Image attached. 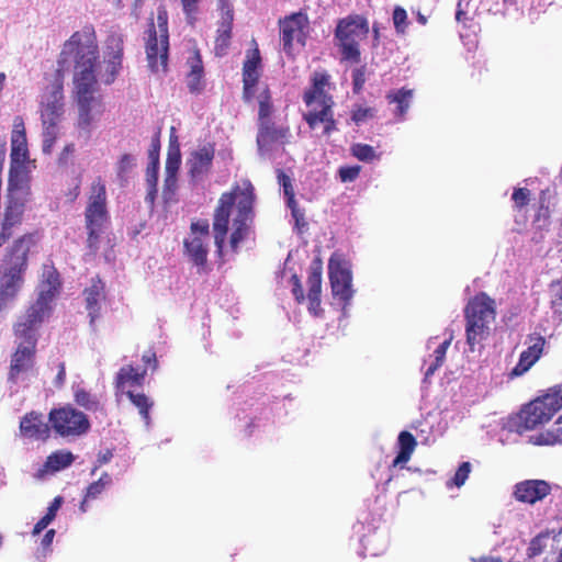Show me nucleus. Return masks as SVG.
<instances>
[{
  "mask_svg": "<svg viewBox=\"0 0 562 562\" xmlns=\"http://www.w3.org/2000/svg\"><path fill=\"white\" fill-rule=\"evenodd\" d=\"M142 360L146 366L150 367L153 370H156L158 362H157L155 351H153V350L146 351L143 355Z\"/></svg>",
  "mask_w": 562,
  "mask_h": 562,
  "instance_id": "e2e57ef3",
  "label": "nucleus"
},
{
  "mask_svg": "<svg viewBox=\"0 0 562 562\" xmlns=\"http://www.w3.org/2000/svg\"><path fill=\"white\" fill-rule=\"evenodd\" d=\"M35 245V233H26L19 236L4 249L0 263L27 270L29 256Z\"/></svg>",
  "mask_w": 562,
  "mask_h": 562,
  "instance_id": "a211bd4d",
  "label": "nucleus"
},
{
  "mask_svg": "<svg viewBox=\"0 0 562 562\" xmlns=\"http://www.w3.org/2000/svg\"><path fill=\"white\" fill-rule=\"evenodd\" d=\"M74 57V94L78 104V126L88 130L93 121L92 110L98 106L102 112V98L94 95L98 89V81L94 74L99 60V46L97 35L92 25H85L80 31L75 32L64 43L58 59V72Z\"/></svg>",
  "mask_w": 562,
  "mask_h": 562,
  "instance_id": "f257e3e1",
  "label": "nucleus"
},
{
  "mask_svg": "<svg viewBox=\"0 0 562 562\" xmlns=\"http://www.w3.org/2000/svg\"><path fill=\"white\" fill-rule=\"evenodd\" d=\"M55 530L54 529H49L45 532L43 539H42V546L43 548H48L53 540H54V537H55Z\"/></svg>",
  "mask_w": 562,
  "mask_h": 562,
  "instance_id": "69168bd1",
  "label": "nucleus"
},
{
  "mask_svg": "<svg viewBox=\"0 0 562 562\" xmlns=\"http://www.w3.org/2000/svg\"><path fill=\"white\" fill-rule=\"evenodd\" d=\"M360 171H361V167L358 165L341 166L338 169V177H339L340 181L344 183L353 182L359 177Z\"/></svg>",
  "mask_w": 562,
  "mask_h": 562,
  "instance_id": "864d4df0",
  "label": "nucleus"
},
{
  "mask_svg": "<svg viewBox=\"0 0 562 562\" xmlns=\"http://www.w3.org/2000/svg\"><path fill=\"white\" fill-rule=\"evenodd\" d=\"M74 390V401L75 403L85 408L86 411L97 412L101 409V403L98 396L90 391L86 390L80 385H75Z\"/></svg>",
  "mask_w": 562,
  "mask_h": 562,
  "instance_id": "c9c22d12",
  "label": "nucleus"
},
{
  "mask_svg": "<svg viewBox=\"0 0 562 562\" xmlns=\"http://www.w3.org/2000/svg\"><path fill=\"white\" fill-rule=\"evenodd\" d=\"M27 270L0 263V312L19 295Z\"/></svg>",
  "mask_w": 562,
  "mask_h": 562,
  "instance_id": "2eb2a0df",
  "label": "nucleus"
},
{
  "mask_svg": "<svg viewBox=\"0 0 562 562\" xmlns=\"http://www.w3.org/2000/svg\"><path fill=\"white\" fill-rule=\"evenodd\" d=\"M549 218V210L548 207H540L538 213L535 215L533 225L540 229L539 233H535L532 236V240L535 243H542L544 241V235L542 233V228L547 226Z\"/></svg>",
  "mask_w": 562,
  "mask_h": 562,
  "instance_id": "8fccbe9b",
  "label": "nucleus"
},
{
  "mask_svg": "<svg viewBox=\"0 0 562 562\" xmlns=\"http://www.w3.org/2000/svg\"><path fill=\"white\" fill-rule=\"evenodd\" d=\"M330 76L325 71H315L311 77V87L303 93V101L310 110L303 114L304 121L311 130L323 124L324 135H330L337 130L334 119V99L326 92Z\"/></svg>",
  "mask_w": 562,
  "mask_h": 562,
  "instance_id": "7ed1b4c3",
  "label": "nucleus"
},
{
  "mask_svg": "<svg viewBox=\"0 0 562 562\" xmlns=\"http://www.w3.org/2000/svg\"><path fill=\"white\" fill-rule=\"evenodd\" d=\"M113 454L110 450H106L104 453H100L98 456L99 465L108 463L112 459Z\"/></svg>",
  "mask_w": 562,
  "mask_h": 562,
  "instance_id": "774afa93",
  "label": "nucleus"
},
{
  "mask_svg": "<svg viewBox=\"0 0 562 562\" xmlns=\"http://www.w3.org/2000/svg\"><path fill=\"white\" fill-rule=\"evenodd\" d=\"M514 207L521 211L530 201V191L527 188H517L512 194Z\"/></svg>",
  "mask_w": 562,
  "mask_h": 562,
  "instance_id": "603ef678",
  "label": "nucleus"
},
{
  "mask_svg": "<svg viewBox=\"0 0 562 562\" xmlns=\"http://www.w3.org/2000/svg\"><path fill=\"white\" fill-rule=\"evenodd\" d=\"M437 337H431L427 342V348H434L431 355L424 360L423 370H424V381L426 382L437 370L440 368L445 361L447 350L451 342V337L446 338L442 341L438 342Z\"/></svg>",
  "mask_w": 562,
  "mask_h": 562,
  "instance_id": "bb28decb",
  "label": "nucleus"
},
{
  "mask_svg": "<svg viewBox=\"0 0 562 562\" xmlns=\"http://www.w3.org/2000/svg\"><path fill=\"white\" fill-rule=\"evenodd\" d=\"M233 22V8L228 3H224L215 37L214 50L216 56H224L227 53L232 40Z\"/></svg>",
  "mask_w": 562,
  "mask_h": 562,
  "instance_id": "b1692460",
  "label": "nucleus"
},
{
  "mask_svg": "<svg viewBox=\"0 0 562 562\" xmlns=\"http://www.w3.org/2000/svg\"><path fill=\"white\" fill-rule=\"evenodd\" d=\"M254 47L246 53L243 64V99L250 102L255 97V90L261 77V55L258 44L252 40Z\"/></svg>",
  "mask_w": 562,
  "mask_h": 562,
  "instance_id": "f3484780",
  "label": "nucleus"
},
{
  "mask_svg": "<svg viewBox=\"0 0 562 562\" xmlns=\"http://www.w3.org/2000/svg\"><path fill=\"white\" fill-rule=\"evenodd\" d=\"M50 302L52 295L38 294L36 301L27 307L13 325V334L16 340L37 344L38 329L52 311Z\"/></svg>",
  "mask_w": 562,
  "mask_h": 562,
  "instance_id": "9d476101",
  "label": "nucleus"
},
{
  "mask_svg": "<svg viewBox=\"0 0 562 562\" xmlns=\"http://www.w3.org/2000/svg\"><path fill=\"white\" fill-rule=\"evenodd\" d=\"M254 191L252 184L247 181L245 188L240 189L236 186L232 191L221 194L213 216L214 241L218 252L223 250L228 232L232 209L235 203L237 204V214L233 220V233L229 238L232 249L237 251L239 244L248 235L254 217Z\"/></svg>",
  "mask_w": 562,
  "mask_h": 562,
  "instance_id": "f03ea898",
  "label": "nucleus"
},
{
  "mask_svg": "<svg viewBox=\"0 0 562 562\" xmlns=\"http://www.w3.org/2000/svg\"><path fill=\"white\" fill-rule=\"evenodd\" d=\"M290 136L289 126H279L272 120L258 124L257 145L259 149H270L276 144H284Z\"/></svg>",
  "mask_w": 562,
  "mask_h": 562,
  "instance_id": "5701e85b",
  "label": "nucleus"
},
{
  "mask_svg": "<svg viewBox=\"0 0 562 562\" xmlns=\"http://www.w3.org/2000/svg\"><path fill=\"white\" fill-rule=\"evenodd\" d=\"M105 58L120 56L123 59L124 55V41L121 34H111L105 42Z\"/></svg>",
  "mask_w": 562,
  "mask_h": 562,
  "instance_id": "79ce46f5",
  "label": "nucleus"
},
{
  "mask_svg": "<svg viewBox=\"0 0 562 562\" xmlns=\"http://www.w3.org/2000/svg\"><path fill=\"white\" fill-rule=\"evenodd\" d=\"M86 308L90 317V323L93 324L100 316L101 303L105 300V285L99 278H92L90 286L83 290Z\"/></svg>",
  "mask_w": 562,
  "mask_h": 562,
  "instance_id": "a878e982",
  "label": "nucleus"
},
{
  "mask_svg": "<svg viewBox=\"0 0 562 562\" xmlns=\"http://www.w3.org/2000/svg\"><path fill=\"white\" fill-rule=\"evenodd\" d=\"M215 156L214 145L207 144L191 153L187 166L188 172L193 180H202L206 176L213 164Z\"/></svg>",
  "mask_w": 562,
  "mask_h": 562,
  "instance_id": "aec40b11",
  "label": "nucleus"
},
{
  "mask_svg": "<svg viewBox=\"0 0 562 562\" xmlns=\"http://www.w3.org/2000/svg\"><path fill=\"white\" fill-rule=\"evenodd\" d=\"M134 166V158L130 154H124L121 156L117 162V176L123 178L126 172H128Z\"/></svg>",
  "mask_w": 562,
  "mask_h": 562,
  "instance_id": "6e6d98bb",
  "label": "nucleus"
},
{
  "mask_svg": "<svg viewBox=\"0 0 562 562\" xmlns=\"http://www.w3.org/2000/svg\"><path fill=\"white\" fill-rule=\"evenodd\" d=\"M75 456L68 450H57L52 452L44 463V471L55 473L61 471L72 464Z\"/></svg>",
  "mask_w": 562,
  "mask_h": 562,
  "instance_id": "72a5a7b5",
  "label": "nucleus"
},
{
  "mask_svg": "<svg viewBox=\"0 0 562 562\" xmlns=\"http://www.w3.org/2000/svg\"><path fill=\"white\" fill-rule=\"evenodd\" d=\"M525 345H527V349L520 353L519 361L512 371L515 376L527 372L540 359L546 339L542 335L532 333L527 336Z\"/></svg>",
  "mask_w": 562,
  "mask_h": 562,
  "instance_id": "6ab92c4d",
  "label": "nucleus"
},
{
  "mask_svg": "<svg viewBox=\"0 0 562 562\" xmlns=\"http://www.w3.org/2000/svg\"><path fill=\"white\" fill-rule=\"evenodd\" d=\"M147 35L145 52L148 67L154 72L159 70L166 72L169 57V31L168 12L165 7L160 5L157 9V27L154 20H149Z\"/></svg>",
  "mask_w": 562,
  "mask_h": 562,
  "instance_id": "6e6552de",
  "label": "nucleus"
},
{
  "mask_svg": "<svg viewBox=\"0 0 562 562\" xmlns=\"http://www.w3.org/2000/svg\"><path fill=\"white\" fill-rule=\"evenodd\" d=\"M328 277L331 294L342 306H347L352 296V272L349 262L337 255H333L328 260Z\"/></svg>",
  "mask_w": 562,
  "mask_h": 562,
  "instance_id": "9b49d317",
  "label": "nucleus"
},
{
  "mask_svg": "<svg viewBox=\"0 0 562 562\" xmlns=\"http://www.w3.org/2000/svg\"><path fill=\"white\" fill-rule=\"evenodd\" d=\"M277 178H278V183L281 187H284V186H286V184L292 182L291 178L281 169H278Z\"/></svg>",
  "mask_w": 562,
  "mask_h": 562,
  "instance_id": "338daca9",
  "label": "nucleus"
},
{
  "mask_svg": "<svg viewBox=\"0 0 562 562\" xmlns=\"http://www.w3.org/2000/svg\"><path fill=\"white\" fill-rule=\"evenodd\" d=\"M25 204L18 199H10L4 207L3 216L1 218V226L11 238L14 234V228L21 225L23 221Z\"/></svg>",
  "mask_w": 562,
  "mask_h": 562,
  "instance_id": "7c9ffc66",
  "label": "nucleus"
},
{
  "mask_svg": "<svg viewBox=\"0 0 562 562\" xmlns=\"http://www.w3.org/2000/svg\"><path fill=\"white\" fill-rule=\"evenodd\" d=\"M465 336L469 350L483 347L491 336L496 319V302L485 292L470 297L464 306Z\"/></svg>",
  "mask_w": 562,
  "mask_h": 562,
  "instance_id": "20e7f679",
  "label": "nucleus"
},
{
  "mask_svg": "<svg viewBox=\"0 0 562 562\" xmlns=\"http://www.w3.org/2000/svg\"><path fill=\"white\" fill-rule=\"evenodd\" d=\"M63 497L56 496L49 504L46 514L35 524L32 535H40L56 517L58 509L63 504Z\"/></svg>",
  "mask_w": 562,
  "mask_h": 562,
  "instance_id": "ea45409f",
  "label": "nucleus"
},
{
  "mask_svg": "<svg viewBox=\"0 0 562 562\" xmlns=\"http://www.w3.org/2000/svg\"><path fill=\"white\" fill-rule=\"evenodd\" d=\"M159 150H160V142L158 137L153 138L150 147L148 149V165L146 168V179L150 187L156 190L157 181H158V170H159Z\"/></svg>",
  "mask_w": 562,
  "mask_h": 562,
  "instance_id": "f704fd0d",
  "label": "nucleus"
},
{
  "mask_svg": "<svg viewBox=\"0 0 562 562\" xmlns=\"http://www.w3.org/2000/svg\"><path fill=\"white\" fill-rule=\"evenodd\" d=\"M147 370L139 371L132 364L123 366L115 376V389L121 393H125L127 387L143 386Z\"/></svg>",
  "mask_w": 562,
  "mask_h": 562,
  "instance_id": "2f4dec72",
  "label": "nucleus"
},
{
  "mask_svg": "<svg viewBox=\"0 0 562 562\" xmlns=\"http://www.w3.org/2000/svg\"><path fill=\"white\" fill-rule=\"evenodd\" d=\"M551 492V486L543 480H526L515 485L514 496L517 501L536 504Z\"/></svg>",
  "mask_w": 562,
  "mask_h": 562,
  "instance_id": "412c9836",
  "label": "nucleus"
},
{
  "mask_svg": "<svg viewBox=\"0 0 562 562\" xmlns=\"http://www.w3.org/2000/svg\"><path fill=\"white\" fill-rule=\"evenodd\" d=\"M27 140L24 121L22 116H15L11 133V159L12 161L27 158Z\"/></svg>",
  "mask_w": 562,
  "mask_h": 562,
  "instance_id": "c756f323",
  "label": "nucleus"
},
{
  "mask_svg": "<svg viewBox=\"0 0 562 562\" xmlns=\"http://www.w3.org/2000/svg\"><path fill=\"white\" fill-rule=\"evenodd\" d=\"M108 221L106 188L101 177H98L90 186L85 210V223L88 232L87 246L90 250H98L102 227Z\"/></svg>",
  "mask_w": 562,
  "mask_h": 562,
  "instance_id": "423d86ee",
  "label": "nucleus"
},
{
  "mask_svg": "<svg viewBox=\"0 0 562 562\" xmlns=\"http://www.w3.org/2000/svg\"><path fill=\"white\" fill-rule=\"evenodd\" d=\"M414 98V90L402 88L395 91H389V106L395 105L394 109H389L393 113V123H398L405 120V115L412 104ZM391 123V120H389Z\"/></svg>",
  "mask_w": 562,
  "mask_h": 562,
  "instance_id": "c85d7f7f",
  "label": "nucleus"
},
{
  "mask_svg": "<svg viewBox=\"0 0 562 562\" xmlns=\"http://www.w3.org/2000/svg\"><path fill=\"white\" fill-rule=\"evenodd\" d=\"M562 408V384L551 389L546 395L527 404L519 413L510 430L521 435L550 420Z\"/></svg>",
  "mask_w": 562,
  "mask_h": 562,
  "instance_id": "39448f33",
  "label": "nucleus"
},
{
  "mask_svg": "<svg viewBox=\"0 0 562 562\" xmlns=\"http://www.w3.org/2000/svg\"><path fill=\"white\" fill-rule=\"evenodd\" d=\"M471 471V463L469 461L462 462L454 472V475L446 483L447 487L450 488L452 486H456L459 488L463 486Z\"/></svg>",
  "mask_w": 562,
  "mask_h": 562,
  "instance_id": "c03bdc74",
  "label": "nucleus"
},
{
  "mask_svg": "<svg viewBox=\"0 0 562 562\" xmlns=\"http://www.w3.org/2000/svg\"><path fill=\"white\" fill-rule=\"evenodd\" d=\"M279 36L285 54L291 55L294 42L305 45L310 21L304 12H294L279 20Z\"/></svg>",
  "mask_w": 562,
  "mask_h": 562,
  "instance_id": "ddd939ff",
  "label": "nucleus"
},
{
  "mask_svg": "<svg viewBox=\"0 0 562 562\" xmlns=\"http://www.w3.org/2000/svg\"><path fill=\"white\" fill-rule=\"evenodd\" d=\"M291 282L293 285L292 293H293L296 302L300 304L303 303L305 301V295H304V291H303L300 278L296 274H293L291 277Z\"/></svg>",
  "mask_w": 562,
  "mask_h": 562,
  "instance_id": "4d7b16f0",
  "label": "nucleus"
},
{
  "mask_svg": "<svg viewBox=\"0 0 562 562\" xmlns=\"http://www.w3.org/2000/svg\"><path fill=\"white\" fill-rule=\"evenodd\" d=\"M549 541H550L549 532L539 533L530 541L529 547L527 549V555L529 558H536V557L540 555L544 551V549L548 547Z\"/></svg>",
  "mask_w": 562,
  "mask_h": 562,
  "instance_id": "a18cd8bd",
  "label": "nucleus"
},
{
  "mask_svg": "<svg viewBox=\"0 0 562 562\" xmlns=\"http://www.w3.org/2000/svg\"><path fill=\"white\" fill-rule=\"evenodd\" d=\"M369 116H372V113H371V109L369 108H357L356 110L352 111V114H351V120L357 124H361L363 122H366V120L369 117Z\"/></svg>",
  "mask_w": 562,
  "mask_h": 562,
  "instance_id": "13d9d810",
  "label": "nucleus"
},
{
  "mask_svg": "<svg viewBox=\"0 0 562 562\" xmlns=\"http://www.w3.org/2000/svg\"><path fill=\"white\" fill-rule=\"evenodd\" d=\"M181 155L178 146L169 148L168 156L166 159V179L165 183L167 187H171L176 183V176L180 168Z\"/></svg>",
  "mask_w": 562,
  "mask_h": 562,
  "instance_id": "4c0bfd02",
  "label": "nucleus"
},
{
  "mask_svg": "<svg viewBox=\"0 0 562 562\" xmlns=\"http://www.w3.org/2000/svg\"><path fill=\"white\" fill-rule=\"evenodd\" d=\"M515 3H504V0H482L481 9L494 15H505L509 7Z\"/></svg>",
  "mask_w": 562,
  "mask_h": 562,
  "instance_id": "3c124183",
  "label": "nucleus"
},
{
  "mask_svg": "<svg viewBox=\"0 0 562 562\" xmlns=\"http://www.w3.org/2000/svg\"><path fill=\"white\" fill-rule=\"evenodd\" d=\"M112 483V477L108 473H103L100 479L89 484L86 491V498L94 499L103 493V491Z\"/></svg>",
  "mask_w": 562,
  "mask_h": 562,
  "instance_id": "49530a36",
  "label": "nucleus"
},
{
  "mask_svg": "<svg viewBox=\"0 0 562 562\" xmlns=\"http://www.w3.org/2000/svg\"><path fill=\"white\" fill-rule=\"evenodd\" d=\"M122 61L123 59L117 57H110L105 59V71L103 75V82L105 85H111L115 81L117 75L120 74L122 69Z\"/></svg>",
  "mask_w": 562,
  "mask_h": 562,
  "instance_id": "37998d69",
  "label": "nucleus"
},
{
  "mask_svg": "<svg viewBox=\"0 0 562 562\" xmlns=\"http://www.w3.org/2000/svg\"><path fill=\"white\" fill-rule=\"evenodd\" d=\"M63 85L58 83L42 101L41 117L44 126L45 148L50 147L57 136V126L64 113Z\"/></svg>",
  "mask_w": 562,
  "mask_h": 562,
  "instance_id": "f8f14e48",
  "label": "nucleus"
},
{
  "mask_svg": "<svg viewBox=\"0 0 562 562\" xmlns=\"http://www.w3.org/2000/svg\"><path fill=\"white\" fill-rule=\"evenodd\" d=\"M394 29L397 35H406L409 25L407 12L402 7H395L392 14Z\"/></svg>",
  "mask_w": 562,
  "mask_h": 562,
  "instance_id": "de8ad7c7",
  "label": "nucleus"
},
{
  "mask_svg": "<svg viewBox=\"0 0 562 562\" xmlns=\"http://www.w3.org/2000/svg\"><path fill=\"white\" fill-rule=\"evenodd\" d=\"M187 16H193L199 10L200 0H180Z\"/></svg>",
  "mask_w": 562,
  "mask_h": 562,
  "instance_id": "052dcab7",
  "label": "nucleus"
},
{
  "mask_svg": "<svg viewBox=\"0 0 562 562\" xmlns=\"http://www.w3.org/2000/svg\"><path fill=\"white\" fill-rule=\"evenodd\" d=\"M368 20L360 14L339 19L334 32L341 59L358 64L361 59L360 43L368 37Z\"/></svg>",
  "mask_w": 562,
  "mask_h": 562,
  "instance_id": "0eeeda50",
  "label": "nucleus"
},
{
  "mask_svg": "<svg viewBox=\"0 0 562 562\" xmlns=\"http://www.w3.org/2000/svg\"><path fill=\"white\" fill-rule=\"evenodd\" d=\"M66 381V367H65V362H59L58 363V372H57V375L55 378V385L57 387H60L64 385Z\"/></svg>",
  "mask_w": 562,
  "mask_h": 562,
  "instance_id": "0e129e2a",
  "label": "nucleus"
},
{
  "mask_svg": "<svg viewBox=\"0 0 562 562\" xmlns=\"http://www.w3.org/2000/svg\"><path fill=\"white\" fill-rule=\"evenodd\" d=\"M20 432L24 438L45 441L49 438L50 427L41 413L32 411L21 418Z\"/></svg>",
  "mask_w": 562,
  "mask_h": 562,
  "instance_id": "393cba45",
  "label": "nucleus"
},
{
  "mask_svg": "<svg viewBox=\"0 0 562 562\" xmlns=\"http://www.w3.org/2000/svg\"><path fill=\"white\" fill-rule=\"evenodd\" d=\"M352 156L361 161L370 162L378 158L375 150L372 146L367 144H353L350 148Z\"/></svg>",
  "mask_w": 562,
  "mask_h": 562,
  "instance_id": "09e8293b",
  "label": "nucleus"
},
{
  "mask_svg": "<svg viewBox=\"0 0 562 562\" xmlns=\"http://www.w3.org/2000/svg\"><path fill=\"white\" fill-rule=\"evenodd\" d=\"M187 64L190 68L187 75V87L192 94H200L205 87L204 67L201 54L198 49L193 50L192 55L188 58Z\"/></svg>",
  "mask_w": 562,
  "mask_h": 562,
  "instance_id": "cd10ccee",
  "label": "nucleus"
},
{
  "mask_svg": "<svg viewBox=\"0 0 562 562\" xmlns=\"http://www.w3.org/2000/svg\"><path fill=\"white\" fill-rule=\"evenodd\" d=\"M36 347V342L16 340V348L11 355L8 372V381L10 383H18L22 374L30 372L34 368Z\"/></svg>",
  "mask_w": 562,
  "mask_h": 562,
  "instance_id": "dca6fc26",
  "label": "nucleus"
},
{
  "mask_svg": "<svg viewBox=\"0 0 562 562\" xmlns=\"http://www.w3.org/2000/svg\"><path fill=\"white\" fill-rule=\"evenodd\" d=\"M322 273H323L322 260L319 258H315L308 268V277H307L308 311L315 316H318L322 312V308H321Z\"/></svg>",
  "mask_w": 562,
  "mask_h": 562,
  "instance_id": "4be33fe9",
  "label": "nucleus"
},
{
  "mask_svg": "<svg viewBox=\"0 0 562 562\" xmlns=\"http://www.w3.org/2000/svg\"><path fill=\"white\" fill-rule=\"evenodd\" d=\"M126 396L130 398L131 403L138 409V413L144 420L146 426L150 425V415L149 412L154 406V402L143 392L135 393L131 390L125 392Z\"/></svg>",
  "mask_w": 562,
  "mask_h": 562,
  "instance_id": "e433bc0d",
  "label": "nucleus"
},
{
  "mask_svg": "<svg viewBox=\"0 0 562 562\" xmlns=\"http://www.w3.org/2000/svg\"><path fill=\"white\" fill-rule=\"evenodd\" d=\"M48 422L54 432L63 438L83 436L91 428L89 417L71 404L50 409Z\"/></svg>",
  "mask_w": 562,
  "mask_h": 562,
  "instance_id": "1a4fd4ad",
  "label": "nucleus"
},
{
  "mask_svg": "<svg viewBox=\"0 0 562 562\" xmlns=\"http://www.w3.org/2000/svg\"><path fill=\"white\" fill-rule=\"evenodd\" d=\"M189 237L183 246L190 260L198 267H204L207 261V241L210 239V224L207 220L192 222Z\"/></svg>",
  "mask_w": 562,
  "mask_h": 562,
  "instance_id": "4468645a",
  "label": "nucleus"
},
{
  "mask_svg": "<svg viewBox=\"0 0 562 562\" xmlns=\"http://www.w3.org/2000/svg\"><path fill=\"white\" fill-rule=\"evenodd\" d=\"M417 441L409 431H401L395 443L396 457L392 462V467L400 469L405 468L415 451Z\"/></svg>",
  "mask_w": 562,
  "mask_h": 562,
  "instance_id": "473e14b6",
  "label": "nucleus"
},
{
  "mask_svg": "<svg viewBox=\"0 0 562 562\" xmlns=\"http://www.w3.org/2000/svg\"><path fill=\"white\" fill-rule=\"evenodd\" d=\"M291 215L294 218L295 227L301 231L307 225L305 221V212L301 207H292Z\"/></svg>",
  "mask_w": 562,
  "mask_h": 562,
  "instance_id": "bf43d9fd",
  "label": "nucleus"
},
{
  "mask_svg": "<svg viewBox=\"0 0 562 562\" xmlns=\"http://www.w3.org/2000/svg\"><path fill=\"white\" fill-rule=\"evenodd\" d=\"M258 124L271 120L273 104L270 89L266 86L258 94Z\"/></svg>",
  "mask_w": 562,
  "mask_h": 562,
  "instance_id": "58836bf2",
  "label": "nucleus"
},
{
  "mask_svg": "<svg viewBox=\"0 0 562 562\" xmlns=\"http://www.w3.org/2000/svg\"><path fill=\"white\" fill-rule=\"evenodd\" d=\"M529 442L536 446H553L562 443V428L548 429L529 437Z\"/></svg>",
  "mask_w": 562,
  "mask_h": 562,
  "instance_id": "a19ab883",
  "label": "nucleus"
},
{
  "mask_svg": "<svg viewBox=\"0 0 562 562\" xmlns=\"http://www.w3.org/2000/svg\"><path fill=\"white\" fill-rule=\"evenodd\" d=\"M47 283H48V289L46 291H44V290L41 291L40 294L52 295V300H53L55 294L58 291L59 285H60L59 274L55 269H53L52 271H49L47 273Z\"/></svg>",
  "mask_w": 562,
  "mask_h": 562,
  "instance_id": "5fc2aeb1",
  "label": "nucleus"
},
{
  "mask_svg": "<svg viewBox=\"0 0 562 562\" xmlns=\"http://www.w3.org/2000/svg\"><path fill=\"white\" fill-rule=\"evenodd\" d=\"M353 90L358 92L364 83V74L361 69H355L352 72Z\"/></svg>",
  "mask_w": 562,
  "mask_h": 562,
  "instance_id": "680f3d73",
  "label": "nucleus"
}]
</instances>
